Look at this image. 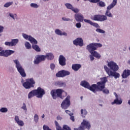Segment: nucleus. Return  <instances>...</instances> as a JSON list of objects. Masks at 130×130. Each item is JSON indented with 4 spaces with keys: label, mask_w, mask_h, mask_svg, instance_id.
Returning a JSON list of instances; mask_svg holds the SVG:
<instances>
[{
    "label": "nucleus",
    "mask_w": 130,
    "mask_h": 130,
    "mask_svg": "<svg viewBox=\"0 0 130 130\" xmlns=\"http://www.w3.org/2000/svg\"><path fill=\"white\" fill-rule=\"evenodd\" d=\"M117 4V0H113L112 4L107 7V10L104 15H95L91 18V20L93 21H98L99 22H104V21L107 20V17L109 18H112L113 15L110 13V10L113 8H114Z\"/></svg>",
    "instance_id": "1"
},
{
    "label": "nucleus",
    "mask_w": 130,
    "mask_h": 130,
    "mask_svg": "<svg viewBox=\"0 0 130 130\" xmlns=\"http://www.w3.org/2000/svg\"><path fill=\"white\" fill-rule=\"evenodd\" d=\"M107 81V77H106L101 78V82H98L96 84V91L101 92L103 89H105V85Z\"/></svg>",
    "instance_id": "2"
},
{
    "label": "nucleus",
    "mask_w": 130,
    "mask_h": 130,
    "mask_svg": "<svg viewBox=\"0 0 130 130\" xmlns=\"http://www.w3.org/2000/svg\"><path fill=\"white\" fill-rule=\"evenodd\" d=\"M62 93H63V90L61 89H52L50 94L53 99L56 100L57 98L62 99Z\"/></svg>",
    "instance_id": "3"
},
{
    "label": "nucleus",
    "mask_w": 130,
    "mask_h": 130,
    "mask_svg": "<svg viewBox=\"0 0 130 130\" xmlns=\"http://www.w3.org/2000/svg\"><path fill=\"white\" fill-rule=\"evenodd\" d=\"M98 47H102V44L100 43H90L86 46V49L90 53H93L95 50H97Z\"/></svg>",
    "instance_id": "4"
},
{
    "label": "nucleus",
    "mask_w": 130,
    "mask_h": 130,
    "mask_svg": "<svg viewBox=\"0 0 130 130\" xmlns=\"http://www.w3.org/2000/svg\"><path fill=\"white\" fill-rule=\"evenodd\" d=\"M14 62L16 64V68L21 77H22V78H25L26 75V73H25V70L23 68L22 66H21L20 62H19L18 60H14Z\"/></svg>",
    "instance_id": "5"
},
{
    "label": "nucleus",
    "mask_w": 130,
    "mask_h": 130,
    "mask_svg": "<svg viewBox=\"0 0 130 130\" xmlns=\"http://www.w3.org/2000/svg\"><path fill=\"white\" fill-rule=\"evenodd\" d=\"M80 85L84 87V88H86L87 89H88L90 90V91H91V92H93V93H96V84H92L91 86H90V84H89V82L83 81L81 82Z\"/></svg>",
    "instance_id": "6"
},
{
    "label": "nucleus",
    "mask_w": 130,
    "mask_h": 130,
    "mask_svg": "<svg viewBox=\"0 0 130 130\" xmlns=\"http://www.w3.org/2000/svg\"><path fill=\"white\" fill-rule=\"evenodd\" d=\"M22 85L25 89H31V88H34L35 81L33 78L27 79L26 82H24Z\"/></svg>",
    "instance_id": "7"
},
{
    "label": "nucleus",
    "mask_w": 130,
    "mask_h": 130,
    "mask_svg": "<svg viewBox=\"0 0 130 130\" xmlns=\"http://www.w3.org/2000/svg\"><path fill=\"white\" fill-rule=\"evenodd\" d=\"M71 106V96L68 95L61 104V107L62 109H68Z\"/></svg>",
    "instance_id": "8"
},
{
    "label": "nucleus",
    "mask_w": 130,
    "mask_h": 130,
    "mask_svg": "<svg viewBox=\"0 0 130 130\" xmlns=\"http://www.w3.org/2000/svg\"><path fill=\"white\" fill-rule=\"evenodd\" d=\"M104 69L106 71L107 74H108V75H109V77L112 76V77H114L115 79H117V78H119V77H120V75H119V73L112 72L106 66H104Z\"/></svg>",
    "instance_id": "9"
},
{
    "label": "nucleus",
    "mask_w": 130,
    "mask_h": 130,
    "mask_svg": "<svg viewBox=\"0 0 130 130\" xmlns=\"http://www.w3.org/2000/svg\"><path fill=\"white\" fill-rule=\"evenodd\" d=\"M22 36L24 39L28 40L30 42V43H32V44H37V43H38L37 40H36V39L32 37L31 36H28L25 34H23Z\"/></svg>",
    "instance_id": "10"
},
{
    "label": "nucleus",
    "mask_w": 130,
    "mask_h": 130,
    "mask_svg": "<svg viewBox=\"0 0 130 130\" xmlns=\"http://www.w3.org/2000/svg\"><path fill=\"white\" fill-rule=\"evenodd\" d=\"M108 67L113 72H117L118 71L119 67L116 63L114 61H111L108 63Z\"/></svg>",
    "instance_id": "11"
},
{
    "label": "nucleus",
    "mask_w": 130,
    "mask_h": 130,
    "mask_svg": "<svg viewBox=\"0 0 130 130\" xmlns=\"http://www.w3.org/2000/svg\"><path fill=\"white\" fill-rule=\"evenodd\" d=\"M70 74L71 73L68 71L61 70L56 74V77H57V78H63V77L69 76Z\"/></svg>",
    "instance_id": "12"
},
{
    "label": "nucleus",
    "mask_w": 130,
    "mask_h": 130,
    "mask_svg": "<svg viewBox=\"0 0 130 130\" xmlns=\"http://www.w3.org/2000/svg\"><path fill=\"white\" fill-rule=\"evenodd\" d=\"M35 91L38 98H42V97H43V95L45 94V91H44V89L40 87H38L37 89H35Z\"/></svg>",
    "instance_id": "13"
},
{
    "label": "nucleus",
    "mask_w": 130,
    "mask_h": 130,
    "mask_svg": "<svg viewBox=\"0 0 130 130\" xmlns=\"http://www.w3.org/2000/svg\"><path fill=\"white\" fill-rule=\"evenodd\" d=\"M55 125L56 126V130H72L71 127L68 126V125H63L62 128L59 126V124L57 121H55Z\"/></svg>",
    "instance_id": "14"
},
{
    "label": "nucleus",
    "mask_w": 130,
    "mask_h": 130,
    "mask_svg": "<svg viewBox=\"0 0 130 130\" xmlns=\"http://www.w3.org/2000/svg\"><path fill=\"white\" fill-rule=\"evenodd\" d=\"M45 59H46V55H39L34 61L35 64H38L40 62H41V61H44V60H45Z\"/></svg>",
    "instance_id": "15"
},
{
    "label": "nucleus",
    "mask_w": 130,
    "mask_h": 130,
    "mask_svg": "<svg viewBox=\"0 0 130 130\" xmlns=\"http://www.w3.org/2000/svg\"><path fill=\"white\" fill-rule=\"evenodd\" d=\"M19 42L18 39H12L11 42H6L5 43V45L7 46H16L17 44Z\"/></svg>",
    "instance_id": "16"
},
{
    "label": "nucleus",
    "mask_w": 130,
    "mask_h": 130,
    "mask_svg": "<svg viewBox=\"0 0 130 130\" xmlns=\"http://www.w3.org/2000/svg\"><path fill=\"white\" fill-rule=\"evenodd\" d=\"M73 44L76 46H83L84 45V42L83 41V39L81 38H77L75 40L73 41Z\"/></svg>",
    "instance_id": "17"
},
{
    "label": "nucleus",
    "mask_w": 130,
    "mask_h": 130,
    "mask_svg": "<svg viewBox=\"0 0 130 130\" xmlns=\"http://www.w3.org/2000/svg\"><path fill=\"white\" fill-rule=\"evenodd\" d=\"M65 6L69 10H72L74 13H79L80 12V10L77 8H74L73 5L70 3L65 4Z\"/></svg>",
    "instance_id": "18"
},
{
    "label": "nucleus",
    "mask_w": 130,
    "mask_h": 130,
    "mask_svg": "<svg viewBox=\"0 0 130 130\" xmlns=\"http://www.w3.org/2000/svg\"><path fill=\"white\" fill-rule=\"evenodd\" d=\"M114 94L115 96L116 99L114 100V102L111 103L112 105H113L114 104H116L117 105H120V104L122 103V100H118V95L116 92H114Z\"/></svg>",
    "instance_id": "19"
},
{
    "label": "nucleus",
    "mask_w": 130,
    "mask_h": 130,
    "mask_svg": "<svg viewBox=\"0 0 130 130\" xmlns=\"http://www.w3.org/2000/svg\"><path fill=\"white\" fill-rule=\"evenodd\" d=\"M66 60V57H64L63 55H60L59 56L58 61L60 66H61V67H64V66H66L67 64Z\"/></svg>",
    "instance_id": "20"
},
{
    "label": "nucleus",
    "mask_w": 130,
    "mask_h": 130,
    "mask_svg": "<svg viewBox=\"0 0 130 130\" xmlns=\"http://www.w3.org/2000/svg\"><path fill=\"white\" fill-rule=\"evenodd\" d=\"M75 19L77 22H83L84 16L81 13H76L75 14Z\"/></svg>",
    "instance_id": "21"
},
{
    "label": "nucleus",
    "mask_w": 130,
    "mask_h": 130,
    "mask_svg": "<svg viewBox=\"0 0 130 130\" xmlns=\"http://www.w3.org/2000/svg\"><path fill=\"white\" fill-rule=\"evenodd\" d=\"M129 76H130V70L128 69L124 70L121 75V77L123 79H126Z\"/></svg>",
    "instance_id": "22"
},
{
    "label": "nucleus",
    "mask_w": 130,
    "mask_h": 130,
    "mask_svg": "<svg viewBox=\"0 0 130 130\" xmlns=\"http://www.w3.org/2000/svg\"><path fill=\"white\" fill-rule=\"evenodd\" d=\"M16 122L19 125V126H24V121L19 119V116H15L14 118Z\"/></svg>",
    "instance_id": "23"
},
{
    "label": "nucleus",
    "mask_w": 130,
    "mask_h": 130,
    "mask_svg": "<svg viewBox=\"0 0 130 130\" xmlns=\"http://www.w3.org/2000/svg\"><path fill=\"white\" fill-rule=\"evenodd\" d=\"M81 68H82V65L80 64H73L72 66V70L75 71V72L79 71Z\"/></svg>",
    "instance_id": "24"
},
{
    "label": "nucleus",
    "mask_w": 130,
    "mask_h": 130,
    "mask_svg": "<svg viewBox=\"0 0 130 130\" xmlns=\"http://www.w3.org/2000/svg\"><path fill=\"white\" fill-rule=\"evenodd\" d=\"M13 53H15V51L12 50H5V57H8V56H10Z\"/></svg>",
    "instance_id": "25"
},
{
    "label": "nucleus",
    "mask_w": 130,
    "mask_h": 130,
    "mask_svg": "<svg viewBox=\"0 0 130 130\" xmlns=\"http://www.w3.org/2000/svg\"><path fill=\"white\" fill-rule=\"evenodd\" d=\"M55 33H56L57 35H60V36H62V35L67 36V35H68V34L64 32H62L61 30H59V29H56L55 30Z\"/></svg>",
    "instance_id": "26"
},
{
    "label": "nucleus",
    "mask_w": 130,
    "mask_h": 130,
    "mask_svg": "<svg viewBox=\"0 0 130 130\" xmlns=\"http://www.w3.org/2000/svg\"><path fill=\"white\" fill-rule=\"evenodd\" d=\"M34 96H37L35 91V89L31 90L30 92H29L28 94V99H30V98L34 97Z\"/></svg>",
    "instance_id": "27"
},
{
    "label": "nucleus",
    "mask_w": 130,
    "mask_h": 130,
    "mask_svg": "<svg viewBox=\"0 0 130 130\" xmlns=\"http://www.w3.org/2000/svg\"><path fill=\"white\" fill-rule=\"evenodd\" d=\"M90 54H91L93 56H94V57L98 59H100L101 58V55H100V54L98 53V52L95 51L92 52V53H91Z\"/></svg>",
    "instance_id": "28"
},
{
    "label": "nucleus",
    "mask_w": 130,
    "mask_h": 130,
    "mask_svg": "<svg viewBox=\"0 0 130 130\" xmlns=\"http://www.w3.org/2000/svg\"><path fill=\"white\" fill-rule=\"evenodd\" d=\"M32 48H33V49L35 50L37 52H40V51H41V49L39 47V46L37 45L32 44Z\"/></svg>",
    "instance_id": "29"
},
{
    "label": "nucleus",
    "mask_w": 130,
    "mask_h": 130,
    "mask_svg": "<svg viewBox=\"0 0 130 130\" xmlns=\"http://www.w3.org/2000/svg\"><path fill=\"white\" fill-rule=\"evenodd\" d=\"M46 58H47L49 60H51L53 58H54V56H53V54L50 53L46 54Z\"/></svg>",
    "instance_id": "30"
},
{
    "label": "nucleus",
    "mask_w": 130,
    "mask_h": 130,
    "mask_svg": "<svg viewBox=\"0 0 130 130\" xmlns=\"http://www.w3.org/2000/svg\"><path fill=\"white\" fill-rule=\"evenodd\" d=\"M81 113L82 117H86V115H87V114H88V112H87V110H86V109H82L81 110Z\"/></svg>",
    "instance_id": "31"
},
{
    "label": "nucleus",
    "mask_w": 130,
    "mask_h": 130,
    "mask_svg": "<svg viewBox=\"0 0 130 130\" xmlns=\"http://www.w3.org/2000/svg\"><path fill=\"white\" fill-rule=\"evenodd\" d=\"M57 85L58 87H66V82L62 81H58Z\"/></svg>",
    "instance_id": "32"
},
{
    "label": "nucleus",
    "mask_w": 130,
    "mask_h": 130,
    "mask_svg": "<svg viewBox=\"0 0 130 130\" xmlns=\"http://www.w3.org/2000/svg\"><path fill=\"white\" fill-rule=\"evenodd\" d=\"M25 46L27 49H31V46L29 42H26L25 43Z\"/></svg>",
    "instance_id": "33"
},
{
    "label": "nucleus",
    "mask_w": 130,
    "mask_h": 130,
    "mask_svg": "<svg viewBox=\"0 0 130 130\" xmlns=\"http://www.w3.org/2000/svg\"><path fill=\"white\" fill-rule=\"evenodd\" d=\"M0 112H2V113H6V112H8V109L7 108H2L0 109Z\"/></svg>",
    "instance_id": "34"
},
{
    "label": "nucleus",
    "mask_w": 130,
    "mask_h": 130,
    "mask_svg": "<svg viewBox=\"0 0 130 130\" xmlns=\"http://www.w3.org/2000/svg\"><path fill=\"white\" fill-rule=\"evenodd\" d=\"M101 91H102L103 93H104V94H109V90H108V89L107 88H105V89L104 88Z\"/></svg>",
    "instance_id": "35"
},
{
    "label": "nucleus",
    "mask_w": 130,
    "mask_h": 130,
    "mask_svg": "<svg viewBox=\"0 0 130 130\" xmlns=\"http://www.w3.org/2000/svg\"><path fill=\"white\" fill-rule=\"evenodd\" d=\"M99 5L100 7H105V6H106V4H105V3L102 1H101V2L100 1L99 2Z\"/></svg>",
    "instance_id": "36"
},
{
    "label": "nucleus",
    "mask_w": 130,
    "mask_h": 130,
    "mask_svg": "<svg viewBox=\"0 0 130 130\" xmlns=\"http://www.w3.org/2000/svg\"><path fill=\"white\" fill-rule=\"evenodd\" d=\"M13 5V2H9L5 4L4 7L5 8H9L10 6H12Z\"/></svg>",
    "instance_id": "37"
},
{
    "label": "nucleus",
    "mask_w": 130,
    "mask_h": 130,
    "mask_svg": "<svg viewBox=\"0 0 130 130\" xmlns=\"http://www.w3.org/2000/svg\"><path fill=\"white\" fill-rule=\"evenodd\" d=\"M96 31L98 32L99 33H102L103 34H104V33H105V31L100 28H97L96 29Z\"/></svg>",
    "instance_id": "38"
},
{
    "label": "nucleus",
    "mask_w": 130,
    "mask_h": 130,
    "mask_svg": "<svg viewBox=\"0 0 130 130\" xmlns=\"http://www.w3.org/2000/svg\"><path fill=\"white\" fill-rule=\"evenodd\" d=\"M91 26H93V27H95V28H98L99 27V24L97 23H94V22H91V24H90Z\"/></svg>",
    "instance_id": "39"
},
{
    "label": "nucleus",
    "mask_w": 130,
    "mask_h": 130,
    "mask_svg": "<svg viewBox=\"0 0 130 130\" xmlns=\"http://www.w3.org/2000/svg\"><path fill=\"white\" fill-rule=\"evenodd\" d=\"M39 119V117H38V115L36 114L34 116V120L36 122H38V120Z\"/></svg>",
    "instance_id": "40"
},
{
    "label": "nucleus",
    "mask_w": 130,
    "mask_h": 130,
    "mask_svg": "<svg viewBox=\"0 0 130 130\" xmlns=\"http://www.w3.org/2000/svg\"><path fill=\"white\" fill-rule=\"evenodd\" d=\"M83 21H84V22L85 23H87L88 24H90V25H91L92 24V21H91L89 19H83Z\"/></svg>",
    "instance_id": "41"
},
{
    "label": "nucleus",
    "mask_w": 130,
    "mask_h": 130,
    "mask_svg": "<svg viewBox=\"0 0 130 130\" xmlns=\"http://www.w3.org/2000/svg\"><path fill=\"white\" fill-rule=\"evenodd\" d=\"M30 7H31V8H38V5L35 3H31L30 4Z\"/></svg>",
    "instance_id": "42"
},
{
    "label": "nucleus",
    "mask_w": 130,
    "mask_h": 130,
    "mask_svg": "<svg viewBox=\"0 0 130 130\" xmlns=\"http://www.w3.org/2000/svg\"><path fill=\"white\" fill-rule=\"evenodd\" d=\"M100 2V0H90V3H92L93 4H97V3H99Z\"/></svg>",
    "instance_id": "43"
},
{
    "label": "nucleus",
    "mask_w": 130,
    "mask_h": 130,
    "mask_svg": "<svg viewBox=\"0 0 130 130\" xmlns=\"http://www.w3.org/2000/svg\"><path fill=\"white\" fill-rule=\"evenodd\" d=\"M9 15H10V17H11V18H13L14 20H15V17L16 18L17 17V14H16L14 15L12 13H10Z\"/></svg>",
    "instance_id": "44"
},
{
    "label": "nucleus",
    "mask_w": 130,
    "mask_h": 130,
    "mask_svg": "<svg viewBox=\"0 0 130 130\" xmlns=\"http://www.w3.org/2000/svg\"><path fill=\"white\" fill-rule=\"evenodd\" d=\"M65 111L66 113H67V114H69V115H70V116H72V115H74V113H71L70 111L66 110Z\"/></svg>",
    "instance_id": "45"
},
{
    "label": "nucleus",
    "mask_w": 130,
    "mask_h": 130,
    "mask_svg": "<svg viewBox=\"0 0 130 130\" xmlns=\"http://www.w3.org/2000/svg\"><path fill=\"white\" fill-rule=\"evenodd\" d=\"M0 56H4L5 57V50H1L0 52Z\"/></svg>",
    "instance_id": "46"
},
{
    "label": "nucleus",
    "mask_w": 130,
    "mask_h": 130,
    "mask_svg": "<svg viewBox=\"0 0 130 130\" xmlns=\"http://www.w3.org/2000/svg\"><path fill=\"white\" fill-rule=\"evenodd\" d=\"M23 106L21 107L22 109H23V110H25V111H27V107L26 106V104L23 103Z\"/></svg>",
    "instance_id": "47"
},
{
    "label": "nucleus",
    "mask_w": 130,
    "mask_h": 130,
    "mask_svg": "<svg viewBox=\"0 0 130 130\" xmlns=\"http://www.w3.org/2000/svg\"><path fill=\"white\" fill-rule=\"evenodd\" d=\"M50 69L52 70H54V69H55V65L54 64V63H51Z\"/></svg>",
    "instance_id": "48"
},
{
    "label": "nucleus",
    "mask_w": 130,
    "mask_h": 130,
    "mask_svg": "<svg viewBox=\"0 0 130 130\" xmlns=\"http://www.w3.org/2000/svg\"><path fill=\"white\" fill-rule=\"evenodd\" d=\"M76 26L77 27V28H81V27L82 26V24H81V23L80 22L77 23L76 24Z\"/></svg>",
    "instance_id": "49"
},
{
    "label": "nucleus",
    "mask_w": 130,
    "mask_h": 130,
    "mask_svg": "<svg viewBox=\"0 0 130 130\" xmlns=\"http://www.w3.org/2000/svg\"><path fill=\"white\" fill-rule=\"evenodd\" d=\"M62 20H63V21H71V19L67 18L66 17H62Z\"/></svg>",
    "instance_id": "50"
},
{
    "label": "nucleus",
    "mask_w": 130,
    "mask_h": 130,
    "mask_svg": "<svg viewBox=\"0 0 130 130\" xmlns=\"http://www.w3.org/2000/svg\"><path fill=\"white\" fill-rule=\"evenodd\" d=\"M89 58L91 61H93V60L94 59V56H93L92 54L89 55Z\"/></svg>",
    "instance_id": "51"
},
{
    "label": "nucleus",
    "mask_w": 130,
    "mask_h": 130,
    "mask_svg": "<svg viewBox=\"0 0 130 130\" xmlns=\"http://www.w3.org/2000/svg\"><path fill=\"white\" fill-rule=\"evenodd\" d=\"M70 119L72 120V121H75V117L73 115L70 116Z\"/></svg>",
    "instance_id": "52"
},
{
    "label": "nucleus",
    "mask_w": 130,
    "mask_h": 130,
    "mask_svg": "<svg viewBox=\"0 0 130 130\" xmlns=\"http://www.w3.org/2000/svg\"><path fill=\"white\" fill-rule=\"evenodd\" d=\"M4 31V27L0 25V33Z\"/></svg>",
    "instance_id": "53"
},
{
    "label": "nucleus",
    "mask_w": 130,
    "mask_h": 130,
    "mask_svg": "<svg viewBox=\"0 0 130 130\" xmlns=\"http://www.w3.org/2000/svg\"><path fill=\"white\" fill-rule=\"evenodd\" d=\"M61 119V117H60V116L58 115L57 117V120H60Z\"/></svg>",
    "instance_id": "54"
},
{
    "label": "nucleus",
    "mask_w": 130,
    "mask_h": 130,
    "mask_svg": "<svg viewBox=\"0 0 130 130\" xmlns=\"http://www.w3.org/2000/svg\"><path fill=\"white\" fill-rule=\"evenodd\" d=\"M45 115L44 114H43L42 116V118H44Z\"/></svg>",
    "instance_id": "55"
},
{
    "label": "nucleus",
    "mask_w": 130,
    "mask_h": 130,
    "mask_svg": "<svg viewBox=\"0 0 130 130\" xmlns=\"http://www.w3.org/2000/svg\"><path fill=\"white\" fill-rule=\"evenodd\" d=\"M2 50H3V48L0 47V51H2Z\"/></svg>",
    "instance_id": "56"
},
{
    "label": "nucleus",
    "mask_w": 130,
    "mask_h": 130,
    "mask_svg": "<svg viewBox=\"0 0 130 130\" xmlns=\"http://www.w3.org/2000/svg\"><path fill=\"white\" fill-rule=\"evenodd\" d=\"M128 63H129V64H130V60H128Z\"/></svg>",
    "instance_id": "57"
},
{
    "label": "nucleus",
    "mask_w": 130,
    "mask_h": 130,
    "mask_svg": "<svg viewBox=\"0 0 130 130\" xmlns=\"http://www.w3.org/2000/svg\"><path fill=\"white\" fill-rule=\"evenodd\" d=\"M81 100H83V96H81Z\"/></svg>",
    "instance_id": "58"
},
{
    "label": "nucleus",
    "mask_w": 130,
    "mask_h": 130,
    "mask_svg": "<svg viewBox=\"0 0 130 130\" xmlns=\"http://www.w3.org/2000/svg\"><path fill=\"white\" fill-rule=\"evenodd\" d=\"M85 2H86V1H88V2H90V0H83Z\"/></svg>",
    "instance_id": "59"
},
{
    "label": "nucleus",
    "mask_w": 130,
    "mask_h": 130,
    "mask_svg": "<svg viewBox=\"0 0 130 130\" xmlns=\"http://www.w3.org/2000/svg\"><path fill=\"white\" fill-rule=\"evenodd\" d=\"M129 50H130V47H129Z\"/></svg>",
    "instance_id": "60"
},
{
    "label": "nucleus",
    "mask_w": 130,
    "mask_h": 130,
    "mask_svg": "<svg viewBox=\"0 0 130 130\" xmlns=\"http://www.w3.org/2000/svg\"><path fill=\"white\" fill-rule=\"evenodd\" d=\"M79 1H80V0H77V2H79Z\"/></svg>",
    "instance_id": "61"
}]
</instances>
